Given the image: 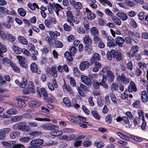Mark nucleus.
<instances>
[{"label":"nucleus","instance_id":"obj_46","mask_svg":"<svg viewBox=\"0 0 148 148\" xmlns=\"http://www.w3.org/2000/svg\"><path fill=\"white\" fill-rule=\"evenodd\" d=\"M84 27L86 29L88 30L90 29L89 22L88 20L86 18H85L84 22Z\"/></svg>","mask_w":148,"mask_h":148},{"label":"nucleus","instance_id":"obj_6","mask_svg":"<svg viewBox=\"0 0 148 148\" xmlns=\"http://www.w3.org/2000/svg\"><path fill=\"white\" fill-rule=\"evenodd\" d=\"M69 2L71 5L76 9L80 10L82 7V5L79 2H76L75 0H70Z\"/></svg>","mask_w":148,"mask_h":148},{"label":"nucleus","instance_id":"obj_64","mask_svg":"<svg viewBox=\"0 0 148 148\" xmlns=\"http://www.w3.org/2000/svg\"><path fill=\"white\" fill-rule=\"evenodd\" d=\"M70 82L71 86L73 87H75L76 86V82L74 79L73 77H71L70 78Z\"/></svg>","mask_w":148,"mask_h":148},{"label":"nucleus","instance_id":"obj_29","mask_svg":"<svg viewBox=\"0 0 148 148\" xmlns=\"http://www.w3.org/2000/svg\"><path fill=\"white\" fill-rule=\"evenodd\" d=\"M84 42L85 44L86 45H91L92 43V41L89 36H86L84 38Z\"/></svg>","mask_w":148,"mask_h":148},{"label":"nucleus","instance_id":"obj_58","mask_svg":"<svg viewBox=\"0 0 148 148\" xmlns=\"http://www.w3.org/2000/svg\"><path fill=\"white\" fill-rule=\"evenodd\" d=\"M126 67L130 71L133 69V64L131 61H130L126 64Z\"/></svg>","mask_w":148,"mask_h":148},{"label":"nucleus","instance_id":"obj_3","mask_svg":"<svg viewBox=\"0 0 148 148\" xmlns=\"http://www.w3.org/2000/svg\"><path fill=\"white\" fill-rule=\"evenodd\" d=\"M116 80L117 81H121L123 84H127L130 82V79L126 77L125 74L122 73L121 75H119L117 76Z\"/></svg>","mask_w":148,"mask_h":148},{"label":"nucleus","instance_id":"obj_8","mask_svg":"<svg viewBox=\"0 0 148 148\" xmlns=\"http://www.w3.org/2000/svg\"><path fill=\"white\" fill-rule=\"evenodd\" d=\"M82 81L84 84L89 86L92 85L91 79L88 77L84 75H82L81 77Z\"/></svg>","mask_w":148,"mask_h":148},{"label":"nucleus","instance_id":"obj_19","mask_svg":"<svg viewBox=\"0 0 148 148\" xmlns=\"http://www.w3.org/2000/svg\"><path fill=\"white\" fill-rule=\"evenodd\" d=\"M89 65V63L88 61H85L82 62L80 64L79 68L82 71H83L86 68H88Z\"/></svg>","mask_w":148,"mask_h":148},{"label":"nucleus","instance_id":"obj_44","mask_svg":"<svg viewBox=\"0 0 148 148\" xmlns=\"http://www.w3.org/2000/svg\"><path fill=\"white\" fill-rule=\"evenodd\" d=\"M63 102L67 107H69L71 106V103L67 97H65L63 99Z\"/></svg>","mask_w":148,"mask_h":148},{"label":"nucleus","instance_id":"obj_25","mask_svg":"<svg viewBox=\"0 0 148 148\" xmlns=\"http://www.w3.org/2000/svg\"><path fill=\"white\" fill-rule=\"evenodd\" d=\"M141 98L143 102L146 103L148 101V96L145 91H143L142 92Z\"/></svg>","mask_w":148,"mask_h":148},{"label":"nucleus","instance_id":"obj_11","mask_svg":"<svg viewBox=\"0 0 148 148\" xmlns=\"http://www.w3.org/2000/svg\"><path fill=\"white\" fill-rule=\"evenodd\" d=\"M19 130L27 132L29 129L28 128L29 126H27L26 123L25 122H21L19 123Z\"/></svg>","mask_w":148,"mask_h":148},{"label":"nucleus","instance_id":"obj_42","mask_svg":"<svg viewBox=\"0 0 148 148\" xmlns=\"http://www.w3.org/2000/svg\"><path fill=\"white\" fill-rule=\"evenodd\" d=\"M7 51V49L6 47L3 45L0 47V56L2 57L3 56V53H5Z\"/></svg>","mask_w":148,"mask_h":148},{"label":"nucleus","instance_id":"obj_48","mask_svg":"<svg viewBox=\"0 0 148 148\" xmlns=\"http://www.w3.org/2000/svg\"><path fill=\"white\" fill-rule=\"evenodd\" d=\"M112 116L111 114H108L105 118L106 121L108 124H110L112 122Z\"/></svg>","mask_w":148,"mask_h":148},{"label":"nucleus","instance_id":"obj_43","mask_svg":"<svg viewBox=\"0 0 148 148\" xmlns=\"http://www.w3.org/2000/svg\"><path fill=\"white\" fill-rule=\"evenodd\" d=\"M42 134V132L38 131L33 132L30 133V135L34 137L38 136Z\"/></svg>","mask_w":148,"mask_h":148},{"label":"nucleus","instance_id":"obj_21","mask_svg":"<svg viewBox=\"0 0 148 148\" xmlns=\"http://www.w3.org/2000/svg\"><path fill=\"white\" fill-rule=\"evenodd\" d=\"M18 113L17 110L15 109H11L6 111V113L7 114H6L7 116H8V117L6 118L10 117L12 115L15 114H17Z\"/></svg>","mask_w":148,"mask_h":148},{"label":"nucleus","instance_id":"obj_32","mask_svg":"<svg viewBox=\"0 0 148 148\" xmlns=\"http://www.w3.org/2000/svg\"><path fill=\"white\" fill-rule=\"evenodd\" d=\"M63 134L61 130H54L53 132H51L50 134L52 136H58L62 135Z\"/></svg>","mask_w":148,"mask_h":148},{"label":"nucleus","instance_id":"obj_7","mask_svg":"<svg viewBox=\"0 0 148 148\" xmlns=\"http://www.w3.org/2000/svg\"><path fill=\"white\" fill-rule=\"evenodd\" d=\"M11 131L9 128H5L0 130V139H3L5 137V134Z\"/></svg>","mask_w":148,"mask_h":148},{"label":"nucleus","instance_id":"obj_12","mask_svg":"<svg viewBox=\"0 0 148 148\" xmlns=\"http://www.w3.org/2000/svg\"><path fill=\"white\" fill-rule=\"evenodd\" d=\"M107 40L108 41L107 45L109 47H114L116 46V44L113 42L114 39L111 36H107Z\"/></svg>","mask_w":148,"mask_h":148},{"label":"nucleus","instance_id":"obj_14","mask_svg":"<svg viewBox=\"0 0 148 148\" xmlns=\"http://www.w3.org/2000/svg\"><path fill=\"white\" fill-rule=\"evenodd\" d=\"M115 51L114 49H112L110 51H108L107 52V59L111 60H112V58H115Z\"/></svg>","mask_w":148,"mask_h":148},{"label":"nucleus","instance_id":"obj_35","mask_svg":"<svg viewBox=\"0 0 148 148\" xmlns=\"http://www.w3.org/2000/svg\"><path fill=\"white\" fill-rule=\"evenodd\" d=\"M90 32L92 35L95 36L99 34V32L97 28L93 27L91 28Z\"/></svg>","mask_w":148,"mask_h":148},{"label":"nucleus","instance_id":"obj_52","mask_svg":"<svg viewBox=\"0 0 148 148\" xmlns=\"http://www.w3.org/2000/svg\"><path fill=\"white\" fill-rule=\"evenodd\" d=\"M4 110V108L2 107H0V116L5 118L6 117H8V116H7L6 114H3Z\"/></svg>","mask_w":148,"mask_h":148},{"label":"nucleus","instance_id":"obj_18","mask_svg":"<svg viewBox=\"0 0 148 148\" xmlns=\"http://www.w3.org/2000/svg\"><path fill=\"white\" fill-rule=\"evenodd\" d=\"M40 102L37 100H34L31 101L29 103L30 107L32 108H36L39 107L41 105Z\"/></svg>","mask_w":148,"mask_h":148},{"label":"nucleus","instance_id":"obj_16","mask_svg":"<svg viewBox=\"0 0 148 148\" xmlns=\"http://www.w3.org/2000/svg\"><path fill=\"white\" fill-rule=\"evenodd\" d=\"M115 44L118 45L119 47H122V44L125 42V40L124 39L120 37H117L115 38Z\"/></svg>","mask_w":148,"mask_h":148},{"label":"nucleus","instance_id":"obj_45","mask_svg":"<svg viewBox=\"0 0 148 148\" xmlns=\"http://www.w3.org/2000/svg\"><path fill=\"white\" fill-rule=\"evenodd\" d=\"M8 17L9 18V21L7 22H3V25L5 27L10 28L11 27V26L10 24V22H12V18H10L9 16H8Z\"/></svg>","mask_w":148,"mask_h":148},{"label":"nucleus","instance_id":"obj_55","mask_svg":"<svg viewBox=\"0 0 148 148\" xmlns=\"http://www.w3.org/2000/svg\"><path fill=\"white\" fill-rule=\"evenodd\" d=\"M95 145L98 148H101L104 146V144L103 142L101 141L95 142Z\"/></svg>","mask_w":148,"mask_h":148},{"label":"nucleus","instance_id":"obj_2","mask_svg":"<svg viewBox=\"0 0 148 148\" xmlns=\"http://www.w3.org/2000/svg\"><path fill=\"white\" fill-rule=\"evenodd\" d=\"M42 127L44 129L52 130V132H53L54 130H58L59 129V127L51 123H47L44 124L42 126Z\"/></svg>","mask_w":148,"mask_h":148},{"label":"nucleus","instance_id":"obj_30","mask_svg":"<svg viewBox=\"0 0 148 148\" xmlns=\"http://www.w3.org/2000/svg\"><path fill=\"white\" fill-rule=\"evenodd\" d=\"M117 16L123 21L126 20L128 18L127 16L124 13L119 12L117 13Z\"/></svg>","mask_w":148,"mask_h":148},{"label":"nucleus","instance_id":"obj_20","mask_svg":"<svg viewBox=\"0 0 148 148\" xmlns=\"http://www.w3.org/2000/svg\"><path fill=\"white\" fill-rule=\"evenodd\" d=\"M16 58L18 60L19 63L21 66L23 67H26V64L25 62L24 58L20 56H17Z\"/></svg>","mask_w":148,"mask_h":148},{"label":"nucleus","instance_id":"obj_50","mask_svg":"<svg viewBox=\"0 0 148 148\" xmlns=\"http://www.w3.org/2000/svg\"><path fill=\"white\" fill-rule=\"evenodd\" d=\"M139 48L138 46L137 45H134L132 47L131 50L132 53L134 54L138 51Z\"/></svg>","mask_w":148,"mask_h":148},{"label":"nucleus","instance_id":"obj_60","mask_svg":"<svg viewBox=\"0 0 148 148\" xmlns=\"http://www.w3.org/2000/svg\"><path fill=\"white\" fill-rule=\"evenodd\" d=\"M24 146L23 145L20 144H16L14 145L12 147L8 148H24Z\"/></svg>","mask_w":148,"mask_h":148},{"label":"nucleus","instance_id":"obj_57","mask_svg":"<svg viewBox=\"0 0 148 148\" xmlns=\"http://www.w3.org/2000/svg\"><path fill=\"white\" fill-rule=\"evenodd\" d=\"M51 69V73L52 75L54 78L57 77V73L56 69L55 68L52 67Z\"/></svg>","mask_w":148,"mask_h":148},{"label":"nucleus","instance_id":"obj_24","mask_svg":"<svg viewBox=\"0 0 148 148\" xmlns=\"http://www.w3.org/2000/svg\"><path fill=\"white\" fill-rule=\"evenodd\" d=\"M18 39L20 43L24 45H27L28 44L27 41L24 36H18Z\"/></svg>","mask_w":148,"mask_h":148},{"label":"nucleus","instance_id":"obj_9","mask_svg":"<svg viewBox=\"0 0 148 148\" xmlns=\"http://www.w3.org/2000/svg\"><path fill=\"white\" fill-rule=\"evenodd\" d=\"M30 69L31 71L34 73H37L38 74H40L41 71L38 67L37 64L34 62L32 63L30 66Z\"/></svg>","mask_w":148,"mask_h":148},{"label":"nucleus","instance_id":"obj_41","mask_svg":"<svg viewBox=\"0 0 148 148\" xmlns=\"http://www.w3.org/2000/svg\"><path fill=\"white\" fill-rule=\"evenodd\" d=\"M118 88V85L116 83H113L112 84L110 87V89L112 92L117 91Z\"/></svg>","mask_w":148,"mask_h":148},{"label":"nucleus","instance_id":"obj_59","mask_svg":"<svg viewBox=\"0 0 148 148\" xmlns=\"http://www.w3.org/2000/svg\"><path fill=\"white\" fill-rule=\"evenodd\" d=\"M41 93L44 98L47 96V90L44 88H41L40 89Z\"/></svg>","mask_w":148,"mask_h":148},{"label":"nucleus","instance_id":"obj_4","mask_svg":"<svg viewBox=\"0 0 148 148\" xmlns=\"http://www.w3.org/2000/svg\"><path fill=\"white\" fill-rule=\"evenodd\" d=\"M66 16L67 17V21L71 25L73 26V23L75 22V19L72 13L70 11H68L66 12Z\"/></svg>","mask_w":148,"mask_h":148},{"label":"nucleus","instance_id":"obj_47","mask_svg":"<svg viewBox=\"0 0 148 148\" xmlns=\"http://www.w3.org/2000/svg\"><path fill=\"white\" fill-rule=\"evenodd\" d=\"M54 43L56 47L57 48H61L62 47L63 45L62 42L58 40H55L54 41Z\"/></svg>","mask_w":148,"mask_h":148},{"label":"nucleus","instance_id":"obj_26","mask_svg":"<svg viewBox=\"0 0 148 148\" xmlns=\"http://www.w3.org/2000/svg\"><path fill=\"white\" fill-rule=\"evenodd\" d=\"M49 33L51 38L53 40L56 38L58 36H59L60 35V33L56 31L54 32L50 31Z\"/></svg>","mask_w":148,"mask_h":148},{"label":"nucleus","instance_id":"obj_54","mask_svg":"<svg viewBox=\"0 0 148 148\" xmlns=\"http://www.w3.org/2000/svg\"><path fill=\"white\" fill-rule=\"evenodd\" d=\"M20 140L21 142L23 143H27L30 140V137H25L20 138Z\"/></svg>","mask_w":148,"mask_h":148},{"label":"nucleus","instance_id":"obj_53","mask_svg":"<svg viewBox=\"0 0 148 148\" xmlns=\"http://www.w3.org/2000/svg\"><path fill=\"white\" fill-rule=\"evenodd\" d=\"M140 119L138 117H136L133 120V122L135 126L138 125L140 123Z\"/></svg>","mask_w":148,"mask_h":148},{"label":"nucleus","instance_id":"obj_28","mask_svg":"<svg viewBox=\"0 0 148 148\" xmlns=\"http://www.w3.org/2000/svg\"><path fill=\"white\" fill-rule=\"evenodd\" d=\"M23 117V115H18L12 116L11 118V121L13 122H17L20 121Z\"/></svg>","mask_w":148,"mask_h":148},{"label":"nucleus","instance_id":"obj_62","mask_svg":"<svg viewBox=\"0 0 148 148\" xmlns=\"http://www.w3.org/2000/svg\"><path fill=\"white\" fill-rule=\"evenodd\" d=\"M73 73L75 75L78 76L80 75L79 71L77 67H75L73 69Z\"/></svg>","mask_w":148,"mask_h":148},{"label":"nucleus","instance_id":"obj_31","mask_svg":"<svg viewBox=\"0 0 148 148\" xmlns=\"http://www.w3.org/2000/svg\"><path fill=\"white\" fill-rule=\"evenodd\" d=\"M91 113L95 119L97 120L100 119V117L97 111L92 110L91 111Z\"/></svg>","mask_w":148,"mask_h":148},{"label":"nucleus","instance_id":"obj_23","mask_svg":"<svg viewBox=\"0 0 148 148\" xmlns=\"http://www.w3.org/2000/svg\"><path fill=\"white\" fill-rule=\"evenodd\" d=\"M20 135V132L18 131L11 132L10 134L11 138L14 139L18 138Z\"/></svg>","mask_w":148,"mask_h":148},{"label":"nucleus","instance_id":"obj_10","mask_svg":"<svg viewBox=\"0 0 148 148\" xmlns=\"http://www.w3.org/2000/svg\"><path fill=\"white\" fill-rule=\"evenodd\" d=\"M107 79V75L105 74H103L102 79L99 80L100 85H102L106 89L108 88V85L106 82Z\"/></svg>","mask_w":148,"mask_h":148},{"label":"nucleus","instance_id":"obj_39","mask_svg":"<svg viewBox=\"0 0 148 148\" xmlns=\"http://www.w3.org/2000/svg\"><path fill=\"white\" fill-rule=\"evenodd\" d=\"M5 38L10 42L14 41L15 40V38L14 36L8 34H5Z\"/></svg>","mask_w":148,"mask_h":148},{"label":"nucleus","instance_id":"obj_22","mask_svg":"<svg viewBox=\"0 0 148 148\" xmlns=\"http://www.w3.org/2000/svg\"><path fill=\"white\" fill-rule=\"evenodd\" d=\"M95 66L93 68L92 71L94 72H96L98 71L99 69L101 68L102 66L101 64L98 61H96L95 62Z\"/></svg>","mask_w":148,"mask_h":148},{"label":"nucleus","instance_id":"obj_38","mask_svg":"<svg viewBox=\"0 0 148 148\" xmlns=\"http://www.w3.org/2000/svg\"><path fill=\"white\" fill-rule=\"evenodd\" d=\"M18 12L20 15L23 17L25 16L26 14V11L22 8H20L18 9Z\"/></svg>","mask_w":148,"mask_h":148},{"label":"nucleus","instance_id":"obj_51","mask_svg":"<svg viewBox=\"0 0 148 148\" xmlns=\"http://www.w3.org/2000/svg\"><path fill=\"white\" fill-rule=\"evenodd\" d=\"M125 3L127 6L133 7L135 5L134 3L130 0H126L125 1Z\"/></svg>","mask_w":148,"mask_h":148},{"label":"nucleus","instance_id":"obj_33","mask_svg":"<svg viewBox=\"0 0 148 148\" xmlns=\"http://www.w3.org/2000/svg\"><path fill=\"white\" fill-rule=\"evenodd\" d=\"M28 6L32 10H35L36 8H39L38 5L35 3H34L33 4L29 3L28 4Z\"/></svg>","mask_w":148,"mask_h":148},{"label":"nucleus","instance_id":"obj_40","mask_svg":"<svg viewBox=\"0 0 148 148\" xmlns=\"http://www.w3.org/2000/svg\"><path fill=\"white\" fill-rule=\"evenodd\" d=\"M112 19L114 21L115 23L117 25H120L121 24V22L120 19L115 16L112 17Z\"/></svg>","mask_w":148,"mask_h":148},{"label":"nucleus","instance_id":"obj_34","mask_svg":"<svg viewBox=\"0 0 148 148\" xmlns=\"http://www.w3.org/2000/svg\"><path fill=\"white\" fill-rule=\"evenodd\" d=\"M12 49L14 52L17 54H19L21 52V49L18 47L13 45L12 47Z\"/></svg>","mask_w":148,"mask_h":148},{"label":"nucleus","instance_id":"obj_61","mask_svg":"<svg viewBox=\"0 0 148 148\" xmlns=\"http://www.w3.org/2000/svg\"><path fill=\"white\" fill-rule=\"evenodd\" d=\"M82 141L81 140H78L75 141L74 144V145L75 147H80L82 144Z\"/></svg>","mask_w":148,"mask_h":148},{"label":"nucleus","instance_id":"obj_13","mask_svg":"<svg viewBox=\"0 0 148 148\" xmlns=\"http://www.w3.org/2000/svg\"><path fill=\"white\" fill-rule=\"evenodd\" d=\"M52 8H55V11L58 16L59 15V12L62 11L61 9H63L58 4L53 3Z\"/></svg>","mask_w":148,"mask_h":148},{"label":"nucleus","instance_id":"obj_17","mask_svg":"<svg viewBox=\"0 0 148 148\" xmlns=\"http://www.w3.org/2000/svg\"><path fill=\"white\" fill-rule=\"evenodd\" d=\"M128 90L129 92H132V91L136 92L137 88L135 84L132 81L130 82V85L128 87Z\"/></svg>","mask_w":148,"mask_h":148},{"label":"nucleus","instance_id":"obj_63","mask_svg":"<svg viewBox=\"0 0 148 148\" xmlns=\"http://www.w3.org/2000/svg\"><path fill=\"white\" fill-rule=\"evenodd\" d=\"M75 116L73 115H68L67 116V119L70 121L72 122H75Z\"/></svg>","mask_w":148,"mask_h":148},{"label":"nucleus","instance_id":"obj_37","mask_svg":"<svg viewBox=\"0 0 148 148\" xmlns=\"http://www.w3.org/2000/svg\"><path fill=\"white\" fill-rule=\"evenodd\" d=\"M64 56L67 58V60L71 61L73 60L72 55L68 51L64 53Z\"/></svg>","mask_w":148,"mask_h":148},{"label":"nucleus","instance_id":"obj_36","mask_svg":"<svg viewBox=\"0 0 148 148\" xmlns=\"http://www.w3.org/2000/svg\"><path fill=\"white\" fill-rule=\"evenodd\" d=\"M115 57L117 61H119L121 60V54L119 50H117L116 51H115Z\"/></svg>","mask_w":148,"mask_h":148},{"label":"nucleus","instance_id":"obj_49","mask_svg":"<svg viewBox=\"0 0 148 148\" xmlns=\"http://www.w3.org/2000/svg\"><path fill=\"white\" fill-rule=\"evenodd\" d=\"M10 65L13 69L14 71L18 73L19 72V70L18 68L16 66V64L12 62H11Z\"/></svg>","mask_w":148,"mask_h":148},{"label":"nucleus","instance_id":"obj_1","mask_svg":"<svg viewBox=\"0 0 148 148\" xmlns=\"http://www.w3.org/2000/svg\"><path fill=\"white\" fill-rule=\"evenodd\" d=\"M44 142V140L42 139H35L30 142L31 146L29 147V148H37L42 145Z\"/></svg>","mask_w":148,"mask_h":148},{"label":"nucleus","instance_id":"obj_5","mask_svg":"<svg viewBox=\"0 0 148 148\" xmlns=\"http://www.w3.org/2000/svg\"><path fill=\"white\" fill-rule=\"evenodd\" d=\"M15 82L20 87L23 88H25L27 84V81L25 77H22L20 81L18 80H16L15 81Z\"/></svg>","mask_w":148,"mask_h":148},{"label":"nucleus","instance_id":"obj_27","mask_svg":"<svg viewBox=\"0 0 148 148\" xmlns=\"http://www.w3.org/2000/svg\"><path fill=\"white\" fill-rule=\"evenodd\" d=\"M86 11L87 18L88 19L90 20L94 19L95 17V14L91 12L89 10L87 9Z\"/></svg>","mask_w":148,"mask_h":148},{"label":"nucleus","instance_id":"obj_15","mask_svg":"<svg viewBox=\"0 0 148 148\" xmlns=\"http://www.w3.org/2000/svg\"><path fill=\"white\" fill-rule=\"evenodd\" d=\"M107 80L108 83H111L114 80V76L111 71H108L107 73Z\"/></svg>","mask_w":148,"mask_h":148},{"label":"nucleus","instance_id":"obj_56","mask_svg":"<svg viewBox=\"0 0 148 148\" xmlns=\"http://www.w3.org/2000/svg\"><path fill=\"white\" fill-rule=\"evenodd\" d=\"M27 48L30 51H34L35 47L33 44L32 43H29Z\"/></svg>","mask_w":148,"mask_h":148}]
</instances>
